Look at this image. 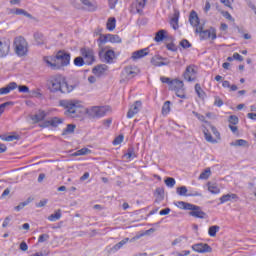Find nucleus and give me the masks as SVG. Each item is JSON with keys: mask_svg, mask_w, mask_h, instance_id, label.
Masks as SVG:
<instances>
[{"mask_svg": "<svg viewBox=\"0 0 256 256\" xmlns=\"http://www.w3.org/2000/svg\"><path fill=\"white\" fill-rule=\"evenodd\" d=\"M48 89L51 93H71L75 89V85H69L65 77L61 74L50 76L48 81Z\"/></svg>", "mask_w": 256, "mask_h": 256, "instance_id": "f257e3e1", "label": "nucleus"}, {"mask_svg": "<svg viewBox=\"0 0 256 256\" xmlns=\"http://www.w3.org/2000/svg\"><path fill=\"white\" fill-rule=\"evenodd\" d=\"M59 106L65 109L64 115L75 119L83 113V103L76 99H64L59 101Z\"/></svg>", "mask_w": 256, "mask_h": 256, "instance_id": "f03ea898", "label": "nucleus"}, {"mask_svg": "<svg viewBox=\"0 0 256 256\" xmlns=\"http://www.w3.org/2000/svg\"><path fill=\"white\" fill-rule=\"evenodd\" d=\"M178 207H180V209H184L185 211H190V217H195L196 219H207V213H205L203 210H201V207L195 204L179 201Z\"/></svg>", "mask_w": 256, "mask_h": 256, "instance_id": "7ed1b4c3", "label": "nucleus"}, {"mask_svg": "<svg viewBox=\"0 0 256 256\" xmlns=\"http://www.w3.org/2000/svg\"><path fill=\"white\" fill-rule=\"evenodd\" d=\"M15 53L19 55V57H24L27 55L29 51V44L27 40L23 36L16 37L14 40Z\"/></svg>", "mask_w": 256, "mask_h": 256, "instance_id": "20e7f679", "label": "nucleus"}, {"mask_svg": "<svg viewBox=\"0 0 256 256\" xmlns=\"http://www.w3.org/2000/svg\"><path fill=\"white\" fill-rule=\"evenodd\" d=\"M54 57L58 62V71H61L63 67H68L71 63V54L65 50H59Z\"/></svg>", "mask_w": 256, "mask_h": 256, "instance_id": "39448f33", "label": "nucleus"}, {"mask_svg": "<svg viewBox=\"0 0 256 256\" xmlns=\"http://www.w3.org/2000/svg\"><path fill=\"white\" fill-rule=\"evenodd\" d=\"M80 55L86 65H93L95 63V51L89 47H83L80 49Z\"/></svg>", "mask_w": 256, "mask_h": 256, "instance_id": "423d86ee", "label": "nucleus"}, {"mask_svg": "<svg viewBox=\"0 0 256 256\" xmlns=\"http://www.w3.org/2000/svg\"><path fill=\"white\" fill-rule=\"evenodd\" d=\"M183 77L185 81H188V83H193V81H197V66H187L185 72L183 73Z\"/></svg>", "mask_w": 256, "mask_h": 256, "instance_id": "0eeeda50", "label": "nucleus"}, {"mask_svg": "<svg viewBox=\"0 0 256 256\" xmlns=\"http://www.w3.org/2000/svg\"><path fill=\"white\" fill-rule=\"evenodd\" d=\"M185 84L183 83V81L179 80V79H174L172 80V85L170 86V91H175L176 95L180 98V99H185V94H179L181 93V91H185Z\"/></svg>", "mask_w": 256, "mask_h": 256, "instance_id": "6e6552de", "label": "nucleus"}, {"mask_svg": "<svg viewBox=\"0 0 256 256\" xmlns=\"http://www.w3.org/2000/svg\"><path fill=\"white\" fill-rule=\"evenodd\" d=\"M147 4V0H135L132 2L130 6V13L133 15H141L143 13V9H145V5Z\"/></svg>", "mask_w": 256, "mask_h": 256, "instance_id": "1a4fd4ad", "label": "nucleus"}, {"mask_svg": "<svg viewBox=\"0 0 256 256\" xmlns=\"http://www.w3.org/2000/svg\"><path fill=\"white\" fill-rule=\"evenodd\" d=\"M43 63H45L48 69H51L52 71H59V62L55 58V55L44 56Z\"/></svg>", "mask_w": 256, "mask_h": 256, "instance_id": "9d476101", "label": "nucleus"}, {"mask_svg": "<svg viewBox=\"0 0 256 256\" xmlns=\"http://www.w3.org/2000/svg\"><path fill=\"white\" fill-rule=\"evenodd\" d=\"M107 111H109V107L107 106H94L90 110V115L99 119L101 117H105V115H107Z\"/></svg>", "mask_w": 256, "mask_h": 256, "instance_id": "9b49d317", "label": "nucleus"}, {"mask_svg": "<svg viewBox=\"0 0 256 256\" xmlns=\"http://www.w3.org/2000/svg\"><path fill=\"white\" fill-rule=\"evenodd\" d=\"M196 33L200 34L201 39H212V41H215V39H217V34L215 33V30H204L202 26L196 28Z\"/></svg>", "mask_w": 256, "mask_h": 256, "instance_id": "f8f14e48", "label": "nucleus"}, {"mask_svg": "<svg viewBox=\"0 0 256 256\" xmlns=\"http://www.w3.org/2000/svg\"><path fill=\"white\" fill-rule=\"evenodd\" d=\"M187 191L188 190L185 186H181L176 189V193L180 197H203V194H201L200 192L195 191L192 193H187Z\"/></svg>", "mask_w": 256, "mask_h": 256, "instance_id": "ddd939ff", "label": "nucleus"}, {"mask_svg": "<svg viewBox=\"0 0 256 256\" xmlns=\"http://www.w3.org/2000/svg\"><path fill=\"white\" fill-rule=\"evenodd\" d=\"M192 249L196 253H211L213 251V248H211V246H209V244H207V243L194 244V245H192Z\"/></svg>", "mask_w": 256, "mask_h": 256, "instance_id": "4468645a", "label": "nucleus"}, {"mask_svg": "<svg viewBox=\"0 0 256 256\" xmlns=\"http://www.w3.org/2000/svg\"><path fill=\"white\" fill-rule=\"evenodd\" d=\"M143 103L141 101H135L134 104L131 105V107L129 108L128 112H127V118L128 119H133L134 115H137V113H139V111H141V107H142Z\"/></svg>", "mask_w": 256, "mask_h": 256, "instance_id": "2eb2a0df", "label": "nucleus"}, {"mask_svg": "<svg viewBox=\"0 0 256 256\" xmlns=\"http://www.w3.org/2000/svg\"><path fill=\"white\" fill-rule=\"evenodd\" d=\"M124 75H126L127 79H133V77H137L141 70L137 66H127L124 69Z\"/></svg>", "mask_w": 256, "mask_h": 256, "instance_id": "dca6fc26", "label": "nucleus"}, {"mask_svg": "<svg viewBox=\"0 0 256 256\" xmlns=\"http://www.w3.org/2000/svg\"><path fill=\"white\" fill-rule=\"evenodd\" d=\"M11 49V42L7 40H0V57H7Z\"/></svg>", "mask_w": 256, "mask_h": 256, "instance_id": "f3484780", "label": "nucleus"}, {"mask_svg": "<svg viewBox=\"0 0 256 256\" xmlns=\"http://www.w3.org/2000/svg\"><path fill=\"white\" fill-rule=\"evenodd\" d=\"M127 243H129V238H125V239L121 240L113 247L106 248V251L109 255H111V253H117V251H119V249H121L123 247V245H126Z\"/></svg>", "mask_w": 256, "mask_h": 256, "instance_id": "a211bd4d", "label": "nucleus"}, {"mask_svg": "<svg viewBox=\"0 0 256 256\" xmlns=\"http://www.w3.org/2000/svg\"><path fill=\"white\" fill-rule=\"evenodd\" d=\"M108 69L109 66H107L106 64H99L92 69V73L97 77H101V75H103L105 71H108Z\"/></svg>", "mask_w": 256, "mask_h": 256, "instance_id": "6ab92c4d", "label": "nucleus"}, {"mask_svg": "<svg viewBox=\"0 0 256 256\" xmlns=\"http://www.w3.org/2000/svg\"><path fill=\"white\" fill-rule=\"evenodd\" d=\"M147 55H149V48H144L133 52L132 59L137 61V59H143V57H147Z\"/></svg>", "mask_w": 256, "mask_h": 256, "instance_id": "aec40b11", "label": "nucleus"}, {"mask_svg": "<svg viewBox=\"0 0 256 256\" xmlns=\"http://www.w3.org/2000/svg\"><path fill=\"white\" fill-rule=\"evenodd\" d=\"M161 59H163V57L156 55L153 56L150 60V63L154 66V67H163V66H167L169 65L170 62H163Z\"/></svg>", "mask_w": 256, "mask_h": 256, "instance_id": "412c9836", "label": "nucleus"}, {"mask_svg": "<svg viewBox=\"0 0 256 256\" xmlns=\"http://www.w3.org/2000/svg\"><path fill=\"white\" fill-rule=\"evenodd\" d=\"M47 115H49V112H46L44 110H38V112L33 115L31 119L34 121V123H40V121H44Z\"/></svg>", "mask_w": 256, "mask_h": 256, "instance_id": "4be33fe9", "label": "nucleus"}, {"mask_svg": "<svg viewBox=\"0 0 256 256\" xmlns=\"http://www.w3.org/2000/svg\"><path fill=\"white\" fill-rule=\"evenodd\" d=\"M17 89V84L15 82L9 83L6 87L0 88V95H8L11 91Z\"/></svg>", "mask_w": 256, "mask_h": 256, "instance_id": "5701e85b", "label": "nucleus"}, {"mask_svg": "<svg viewBox=\"0 0 256 256\" xmlns=\"http://www.w3.org/2000/svg\"><path fill=\"white\" fill-rule=\"evenodd\" d=\"M103 61L104 63H113V60L115 59V51L113 50H107L105 53H104V57H103Z\"/></svg>", "mask_w": 256, "mask_h": 256, "instance_id": "b1692460", "label": "nucleus"}, {"mask_svg": "<svg viewBox=\"0 0 256 256\" xmlns=\"http://www.w3.org/2000/svg\"><path fill=\"white\" fill-rule=\"evenodd\" d=\"M170 25H171L172 29H174L175 31H177V29H179V11L174 12V16L170 20Z\"/></svg>", "mask_w": 256, "mask_h": 256, "instance_id": "393cba45", "label": "nucleus"}, {"mask_svg": "<svg viewBox=\"0 0 256 256\" xmlns=\"http://www.w3.org/2000/svg\"><path fill=\"white\" fill-rule=\"evenodd\" d=\"M208 191L212 193V195H219L221 193V189L217 186V183L208 182L207 183Z\"/></svg>", "mask_w": 256, "mask_h": 256, "instance_id": "a878e982", "label": "nucleus"}, {"mask_svg": "<svg viewBox=\"0 0 256 256\" xmlns=\"http://www.w3.org/2000/svg\"><path fill=\"white\" fill-rule=\"evenodd\" d=\"M189 21L192 27H199V16L197 15V12L192 11L190 13Z\"/></svg>", "mask_w": 256, "mask_h": 256, "instance_id": "bb28decb", "label": "nucleus"}, {"mask_svg": "<svg viewBox=\"0 0 256 256\" xmlns=\"http://www.w3.org/2000/svg\"><path fill=\"white\" fill-rule=\"evenodd\" d=\"M203 133H204V137L208 143H217V140H215L213 138V136L211 135V132H209V126H204Z\"/></svg>", "mask_w": 256, "mask_h": 256, "instance_id": "cd10ccee", "label": "nucleus"}, {"mask_svg": "<svg viewBox=\"0 0 256 256\" xmlns=\"http://www.w3.org/2000/svg\"><path fill=\"white\" fill-rule=\"evenodd\" d=\"M137 157V154L135 153V148L130 147L127 150V153L124 154V158L128 159V161H131V159H135Z\"/></svg>", "mask_w": 256, "mask_h": 256, "instance_id": "c85d7f7f", "label": "nucleus"}, {"mask_svg": "<svg viewBox=\"0 0 256 256\" xmlns=\"http://www.w3.org/2000/svg\"><path fill=\"white\" fill-rule=\"evenodd\" d=\"M11 13H14V15H24V17H28V19H32V15L21 8H16L11 11Z\"/></svg>", "mask_w": 256, "mask_h": 256, "instance_id": "c756f323", "label": "nucleus"}, {"mask_svg": "<svg viewBox=\"0 0 256 256\" xmlns=\"http://www.w3.org/2000/svg\"><path fill=\"white\" fill-rule=\"evenodd\" d=\"M117 20L115 17H110L107 21L106 27L108 31H114L116 27Z\"/></svg>", "mask_w": 256, "mask_h": 256, "instance_id": "7c9ffc66", "label": "nucleus"}, {"mask_svg": "<svg viewBox=\"0 0 256 256\" xmlns=\"http://www.w3.org/2000/svg\"><path fill=\"white\" fill-rule=\"evenodd\" d=\"M97 41L99 47H102L105 43H109V34H100Z\"/></svg>", "mask_w": 256, "mask_h": 256, "instance_id": "2f4dec72", "label": "nucleus"}, {"mask_svg": "<svg viewBox=\"0 0 256 256\" xmlns=\"http://www.w3.org/2000/svg\"><path fill=\"white\" fill-rule=\"evenodd\" d=\"M167 33V31L165 30H159L156 33V36L154 38V41H156V43H161V41H163V39H165V34Z\"/></svg>", "mask_w": 256, "mask_h": 256, "instance_id": "473e14b6", "label": "nucleus"}, {"mask_svg": "<svg viewBox=\"0 0 256 256\" xmlns=\"http://www.w3.org/2000/svg\"><path fill=\"white\" fill-rule=\"evenodd\" d=\"M221 228L218 225L210 226L208 229V234L210 237H216L217 233Z\"/></svg>", "mask_w": 256, "mask_h": 256, "instance_id": "72a5a7b5", "label": "nucleus"}, {"mask_svg": "<svg viewBox=\"0 0 256 256\" xmlns=\"http://www.w3.org/2000/svg\"><path fill=\"white\" fill-rule=\"evenodd\" d=\"M171 112V101H166L162 106V115H169Z\"/></svg>", "mask_w": 256, "mask_h": 256, "instance_id": "f704fd0d", "label": "nucleus"}, {"mask_svg": "<svg viewBox=\"0 0 256 256\" xmlns=\"http://www.w3.org/2000/svg\"><path fill=\"white\" fill-rule=\"evenodd\" d=\"M75 127V124H68L63 130L62 135H71V133H75Z\"/></svg>", "mask_w": 256, "mask_h": 256, "instance_id": "c9c22d12", "label": "nucleus"}, {"mask_svg": "<svg viewBox=\"0 0 256 256\" xmlns=\"http://www.w3.org/2000/svg\"><path fill=\"white\" fill-rule=\"evenodd\" d=\"M63 123V119L59 117H54L50 119V127H59Z\"/></svg>", "mask_w": 256, "mask_h": 256, "instance_id": "e433bc0d", "label": "nucleus"}, {"mask_svg": "<svg viewBox=\"0 0 256 256\" xmlns=\"http://www.w3.org/2000/svg\"><path fill=\"white\" fill-rule=\"evenodd\" d=\"M33 201V198L29 197L27 198L26 201L21 202L18 206L15 207V211H21V209H23L24 207H27V205H29V203H31Z\"/></svg>", "mask_w": 256, "mask_h": 256, "instance_id": "4c0bfd02", "label": "nucleus"}, {"mask_svg": "<svg viewBox=\"0 0 256 256\" xmlns=\"http://www.w3.org/2000/svg\"><path fill=\"white\" fill-rule=\"evenodd\" d=\"M231 147H245L247 145V141L243 139H238L234 142L230 143Z\"/></svg>", "mask_w": 256, "mask_h": 256, "instance_id": "58836bf2", "label": "nucleus"}, {"mask_svg": "<svg viewBox=\"0 0 256 256\" xmlns=\"http://www.w3.org/2000/svg\"><path fill=\"white\" fill-rule=\"evenodd\" d=\"M109 43H121V37L117 34H108Z\"/></svg>", "mask_w": 256, "mask_h": 256, "instance_id": "ea45409f", "label": "nucleus"}, {"mask_svg": "<svg viewBox=\"0 0 256 256\" xmlns=\"http://www.w3.org/2000/svg\"><path fill=\"white\" fill-rule=\"evenodd\" d=\"M208 125V129H210L213 133V135H215L216 139H221V134L219 133V131L217 130V128L213 125H211V123L206 122Z\"/></svg>", "mask_w": 256, "mask_h": 256, "instance_id": "a19ab883", "label": "nucleus"}, {"mask_svg": "<svg viewBox=\"0 0 256 256\" xmlns=\"http://www.w3.org/2000/svg\"><path fill=\"white\" fill-rule=\"evenodd\" d=\"M209 177H211V168H206L200 175L199 179L207 180Z\"/></svg>", "mask_w": 256, "mask_h": 256, "instance_id": "79ce46f5", "label": "nucleus"}, {"mask_svg": "<svg viewBox=\"0 0 256 256\" xmlns=\"http://www.w3.org/2000/svg\"><path fill=\"white\" fill-rule=\"evenodd\" d=\"M81 3L83 5H85L86 7L89 8V11H95V9H97V6H95V4H93L91 1L89 0H80Z\"/></svg>", "mask_w": 256, "mask_h": 256, "instance_id": "37998d69", "label": "nucleus"}, {"mask_svg": "<svg viewBox=\"0 0 256 256\" xmlns=\"http://www.w3.org/2000/svg\"><path fill=\"white\" fill-rule=\"evenodd\" d=\"M74 65L76 67H83V65H86L85 59L83 57L78 56L74 59Z\"/></svg>", "mask_w": 256, "mask_h": 256, "instance_id": "c03bdc74", "label": "nucleus"}, {"mask_svg": "<svg viewBox=\"0 0 256 256\" xmlns=\"http://www.w3.org/2000/svg\"><path fill=\"white\" fill-rule=\"evenodd\" d=\"M48 219L50 221H59L61 219V210H57L54 214H51Z\"/></svg>", "mask_w": 256, "mask_h": 256, "instance_id": "a18cd8bd", "label": "nucleus"}, {"mask_svg": "<svg viewBox=\"0 0 256 256\" xmlns=\"http://www.w3.org/2000/svg\"><path fill=\"white\" fill-rule=\"evenodd\" d=\"M164 183L167 187L173 188L175 187L176 181L175 178L168 177L165 179Z\"/></svg>", "mask_w": 256, "mask_h": 256, "instance_id": "49530a36", "label": "nucleus"}, {"mask_svg": "<svg viewBox=\"0 0 256 256\" xmlns=\"http://www.w3.org/2000/svg\"><path fill=\"white\" fill-rule=\"evenodd\" d=\"M228 122L230 123V125H237L239 123V117H237L236 115H231L228 118Z\"/></svg>", "mask_w": 256, "mask_h": 256, "instance_id": "de8ad7c7", "label": "nucleus"}, {"mask_svg": "<svg viewBox=\"0 0 256 256\" xmlns=\"http://www.w3.org/2000/svg\"><path fill=\"white\" fill-rule=\"evenodd\" d=\"M9 105H14V103L9 101V102H5L3 104H0V115H3V113H5V108L9 107Z\"/></svg>", "mask_w": 256, "mask_h": 256, "instance_id": "09e8293b", "label": "nucleus"}, {"mask_svg": "<svg viewBox=\"0 0 256 256\" xmlns=\"http://www.w3.org/2000/svg\"><path fill=\"white\" fill-rule=\"evenodd\" d=\"M124 136L123 134H120L113 140V145H121L123 143Z\"/></svg>", "mask_w": 256, "mask_h": 256, "instance_id": "8fccbe9b", "label": "nucleus"}, {"mask_svg": "<svg viewBox=\"0 0 256 256\" xmlns=\"http://www.w3.org/2000/svg\"><path fill=\"white\" fill-rule=\"evenodd\" d=\"M34 39L39 44L43 43V34L38 33V32L34 33Z\"/></svg>", "mask_w": 256, "mask_h": 256, "instance_id": "3c124183", "label": "nucleus"}, {"mask_svg": "<svg viewBox=\"0 0 256 256\" xmlns=\"http://www.w3.org/2000/svg\"><path fill=\"white\" fill-rule=\"evenodd\" d=\"M45 241H49V234H42L38 238V243H45Z\"/></svg>", "mask_w": 256, "mask_h": 256, "instance_id": "603ef678", "label": "nucleus"}, {"mask_svg": "<svg viewBox=\"0 0 256 256\" xmlns=\"http://www.w3.org/2000/svg\"><path fill=\"white\" fill-rule=\"evenodd\" d=\"M2 139H3V141H17V140H19V136L18 135L17 136L9 135Z\"/></svg>", "mask_w": 256, "mask_h": 256, "instance_id": "864d4df0", "label": "nucleus"}, {"mask_svg": "<svg viewBox=\"0 0 256 256\" xmlns=\"http://www.w3.org/2000/svg\"><path fill=\"white\" fill-rule=\"evenodd\" d=\"M160 81L167 83V85H169V89H171V85L173 84V80H171V78L161 77Z\"/></svg>", "mask_w": 256, "mask_h": 256, "instance_id": "5fc2aeb1", "label": "nucleus"}, {"mask_svg": "<svg viewBox=\"0 0 256 256\" xmlns=\"http://www.w3.org/2000/svg\"><path fill=\"white\" fill-rule=\"evenodd\" d=\"M180 45L183 47V49H189V47H191V43L188 42L187 39H183V40L180 42Z\"/></svg>", "mask_w": 256, "mask_h": 256, "instance_id": "6e6d98bb", "label": "nucleus"}, {"mask_svg": "<svg viewBox=\"0 0 256 256\" xmlns=\"http://www.w3.org/2000/svg\"><path fill=\"white\" fill-rule=\"evenodd\" d=\"M227 201H231V198L229 194H225L222 197H220V204L223 205V203H227Z\"/></svg>", "mask_w": 256, "mask_h": 256, "instance_id": "4d7b16f0", "label": "nucleus"}, {"mask_svg": "<svg viewBox=\"0 0 256 256\" xmlns=\"http://www.w3.org/2000/svg\"><path fill=\"white\" fill-rule=\"evenodd\" d=\"M89 153H91V150L89 148H81L80 150H78V154L81 155H89Z\"/></svg>", "mask_w": 256, "mask_h": 256, "instance_id": "13d9d810", "label": "nucleus"}, {"mask_svg": "<svg viewBox=\"0 0 256 256\" xmlns=\"http://www.w3.org/2000/svg\"><path fill=\"white\" fill-rule=\"evenodd\" d=\"M195 91H196L198 97H201V93H203V89L201 88V84H199V83L195 84Z\"/></svg>", "mask_w": 256, "mask_h": 256, "instance_id": "bf43d9fd", "label": "nucleus"}, {"mask_svg": "<svg viewBox=\"0 0 256 256\" xmlns=\"http://www.w3.org/2000/svg\"><path fill=\"white\" fill-rule=\"evenodd\" d=\"M221 15L225 17V19H228V21H233V16L227 11H221Z\"/></svg>", "mask_w": 256, "mask_h": 256, "instance_id": "052dcab7", "label": "nucleus"}, {"mask_svg": "<svg viewBox=\"0 0 256 256\" xmlns=\"http://www.w3.org/2000/svg\"><path fill=\"white\" fill-rule=\"evenodd\" d=\"M18 91L20 93H29V88L25 85H20L18 86Z\"/></svg>", "mask_w": 256, "mask_h": 256, "instance_id": "680f3d73", "label": "nucleus"}, {"mask_svg": "<svg viewBox=\"0 0 256 256\" xmlns=\"http://www.w3.org/2000/svg\"><path fill=\"white\" fill-rule=\"evenodd\" d=\"M166 48L168 49V51H173V52L177 51V47H176V45L173 44V43L167 44V45H166Z\"/></svg>", "mask_w": 256, "mask_h": 256, "instance_id": "e2e57ef3", "label": "nucleus"}, {"mask_svg": "<svg viewBox=\"0 0 256 256\" xmlns=\"http://www.w3.org/2000/svg\"><path fill=\"white\" fill-rule=\"evenodd\" d=\"M214 105H215L216 107H223V100H221V98H219V97H216V98H215Z\"/></svg>", "mask_w": 256, "mask_h": 256, "instance_id": "0e129e2a", "label": "nucleus"}, {"mask_svg": "<svg viewBox=\"0 0 256 256\" xmlns=\"http://www.w3.org/2000/svg\"><path fill=\"white\" fill-rule=\"evenodd\" d=\"M118 2L119 0H108L110 9H115V6L117 5Z\"/></svg>", "mask_w": 256, "mask_h": 256, "instance_id": "69168bd1", "label": "nucleus"}, {"mask_svg": "<svg viewBox=\"0 0 256 256\" xmlns=\"http://www.w3.org/2000/svg\"><path fill=\"white\" fill-rule=\"evenodd\" d=\"M233 59L241 62V61H243V56H241L239 53L235 52L233 54Z\"/></svg>", "mask_w": 256, "mask_h": 256, "instance_id": "338daca9", "label": "nucleus"}, {"mask_svg": "<svg viewBox=\"0 0 256 256\" xmlns=\"http://www.w3.org/2000/svg\"><path fill=\"white\" fill-rule=\"evenodd\" d=\"M169 213H171V209L170 208H166L163 209L159 212V215H169Z\"/></svg>", "mask_w": 256, "mask_h": 256, "instance_id": "774afa93", "label": "nucleus"}]
</instances>
